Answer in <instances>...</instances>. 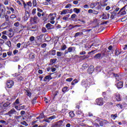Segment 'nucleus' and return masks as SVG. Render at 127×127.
<instances>
[{"instance_id": "1", "label": "nucleus", "mask_w": 127, "mask_h": 127, "mask_svg": "<svg viewBox=\"0 0 127 127\" xmlns=\"http://www.w3.org/2000/svg\"><path fill=\"white\" fill-rule=\"evenodd\" d=\"M96 102L98 106H103V105H104V100H103V98H97L96 100Z\"/></svg>"}, {"instance_id": "2", "label": "nucleus", "mask_w": 127, "mask_h": 127, "mask_svg": "<svg viewBox=\"0 0 127 127\" xmlns=\"http://www.w3.org/2000/svg\"><path fill=\"white\" fill-rule=\"evenodd\" d=\"M14 85V82L12 80H7V88H12V86Z\"/></svg>"}, {"instance_id": "3", "label": "nucleus", "mask_w": 127, "mask_h": 127, "mask_svg": "<svg viewBox=\"0 0 127 127\" xmlns=\"http://www.w3.org/2000/svg\"><path fill=\"white\" fill-rule=\"evenodd\" d=\"M15 113H16V111L14 109H12L8 113H6V115L9 116V117H11V115L15 114Z\"/></svg>"}, {"instance_id": "4", "label": "nucleus", "mask_w": 127, "mask_h": 127, "mask_svg": "<svg viewBox=\"0 0 127 127\" xmlns=\"http://www.w3.org/2000/svg\"><path fill=\"white\" fill-rule=\"evenodd\" d=\"M14 119H16V120H17L18 123H19V119H21V121L22 122L25 120V118L23 117V116H15Z\"/></svg>"}, {"instance_id": "5", "label": "nucleus", "mask_w": 127, "mask_h": 127, "mask_svg": "<svg viewBox=\"0 0 127 127\" xmlns=\"http://www.w3.org/2000/svg\"><path fill=\"white\" fill-rule=\"evenodd\" d=\"M95 70V67L93 65H90L87 70V72L89 74H92L94 70Z\"/></svg>"}, {"instance_id": "6", "label": "nucleus", "mask_w": 127, "mask_h": 127, "mask_svg": "<svg viewBox=\"0 0 127 127\" xmlns=\"http://www.w3.org/2000/svg\"><path fill=\"white\" fill-rule=\"evenodd\" d=\"M30 16V14H29V12L28 11H26L25 12V15L24 16V20H27L28 18H29Z\"/></svg>"}, {"instance_id": "7", "label": "nucleus", "mask_w": 127, "mask_h": 127, "mask_svg": "<svg viewBox=\"0 0 127 127\" xmlns=\"http://www.w3.org/2000/svg\"><path fill=\"white\" fill-rule=\"evenodd\" d=\"M102 19H109V18H110V14L109 13H106L105 14L104 13H103L102 14Z\"/></svg>"}, {"instance_id": "8", "label": "nucleus", "mask_w": 127, "mask_h": 127, "mask_svg": "<svg viewBox=\"0 0 127 127\" xmlns=\"http://www.w3.org/2000/svg\"><path fill=\"white\" fill-rule=\"evenodd\" d=\"M31 21H33L34 23H37V22L38 21V17H37V16L31 17Z\"/></svg>"}, {"instance_id": "9", "label": "nucleus", "mask_w": 127, "mask_h": 127, "mask_svg": "<svg viewBox=\"0 0 127 127\" xmlns=\"http://www.w3.org/2000/svg\"><path fill=\"white\" fill-rule=\"evenodd\" d=\"M56 14L55 13H51L48 16V18L50 20H54L55 18Z\"/></svg>"}, {"instance_id": "10", "label": "nucleus", "mask_w": 127, "mask_h": 127, "mask_svg": "<svg viewBox=\"0 0 127 127\" xmlns=\"http://www.w3.org/2000/svg\"><path fill=\"white\" fill-rule=\"evenodd\" d=\"M117 87L118 89H122V88L124 87V82L122 81H119L117 84Z\"/></svg>"}, {"instance_id": "11", "label": "nucleus", "mask_w": 127, "mask_h": 127, "mask_svg": "<svg viewBox=\"0 0 127 127\" xmlns=\"http://www.w3.org/2000/svg\"><path fill=\"white\" fill-rule=\"evenodd\" d=\"M100 2H92L90 4V8H94V7H96L98 4H99Z\"/></svg>"}, {"instance_id": "12", "label": "nucleus", "mask_w": 127, "mask_h": 127, "mask_svg": "<svg viewBox=\"0 0 127 127\" xmlns=\"http://www.w3.org/2000/svg\"><path fill=\"white\" fill-rule=\"evenodd\" d=\"M43 36H44V34H42L40 35V36H37V40L40 41V42H42V38H43Z\"/></svg>"}, {"instance_id": "13", "label": "nucleus", "mask_w": 127, "mask_h": 127, "mask_svg": "<svg viewBox=\"0 0 127 127\" xmlns=\"http://www.w3.org/2000/svg\"><path fill=\"white\" fill-rule=\"evenodd\" d=\"M115 99L118 102H120V101H121V95L120 94H116L115 95Z\"/></svg>"}, {"instance_id": "14", "label": "nucleus", "mask_w": 127, "mask_h": 127, "mask_svg": "<svg viewBox=\"0 0 127 127\" xmlns=\"http://www.w3.org/2000/svg\"><path fill=\"white\" fill-rule=\"evenodd\" d=\"M113 76L116 77V81H120L121 80V76L118 74L113 73Z\"/></svg>"}, {"instance_id": "15", "label": "nucleus", "mask_w": 127, "mask_h": 127, "mask_svg": "<svg viewBox=\"0 0 127 127\" xmlns=\"http://www.w3.org/2000/svg\"><path fill=\"white\" fill-rule=\"evenodd\" d=\"M49 53L50 55H51L52 56H55V55H56V50H51L49 52Z\"/></svg>"}, {"instance_id": "16", "label": "nucleus", "mask_w": 127, "mask_h": 127, "mask_svg": "<svg viewBox=\"0 0 127 127\" xmlns=\"http://www.w3.org/2000/svg\"><path fill=\"white\" fill-rule=\"evenodd\" d=\"M125 9H123L121 11L120 15H126L127 14V11H126V6H124Z\"/></svg>"}, {"instance_id": "17", "label": "nucleus", "mask_w": 127, "mask_h": 127, "mask_svg": "<svg viewBox=\"0 0 127 127\" xmlns=\"http://www.w3.org/2000/svg\"><path fill=\"white\" fill-rule=\"evenodd\" d=\"M81 10L80 8H74L73 9V11L74 12H75V13H80V11Z\"/></svg>"}, {"instance_id": "18", "label": "nucleus", "mask_w": 127, "mask_h": 127, "mask_svg": "<svg viewBox=\"0 0 127 127\" xmlns=\"http://www.w3.org/2000/svg\"><path fill=\"white\" fill-rule=\"evenodd\" d=\"M101 56H102V55L101 54V53H99V54H96L94 56V58H95V59H100V58H101Z\"/></svg>"}, {"instance_id": "19", "label": "nucleus", "mask_w": 127, "mask_h": 127, "mask_svg": "<svg viewBox=\"0 0 127 127\" xmlns=\"http://www.w3.org/2000/svg\"><path fill=\"white\" fill-rule=\"evenodd\" d=\"M75 47H70L68 48L67 50L69 53H71V52H72V51H73V50H75Z\"/></svg>"}, {"instance_id": "20", "label": "nucleus", "mask_w": 127, "mask_h": 127, "mask_svg": "<svg viewBox=\"0 0 127 127\" xmlns=\"http://www.w3.org/2000/svg\"><path fill=\"white\" fill-rule=\"evenodd\" d=\"M51 26H52V25L49 23L46 25V27L48 29V30H50V29H51Z\"/></svg>"}, {"instance_id": "21", "label": "nucleus", "mask_w": 127, "mask_h": 127, "mask_svg": "<svg viewBox=\"0 0 127 127\" xmlns=\"http://www.w3.org/2000/svg\"><path fill=\"white\" fill-rule=\"evenodd\" d=\"M76 114L77 115V116H78V117H80V116H81V117H83V112H82L80 111H78L76 112Z\"/></svg>"}, {"instance_id": "22", "label": "nucleus", "mask_w": 127, "mask_h": 127, "mask_svg": "<svg viewBox=\"0 0 127 127\" xmlns=\"http://www.w3.org/2000/svg\"><path fill=\"white\" fill-rule=\"evenodd\" d=\"M62 92L63 93H66V92H68V87L65 86L62 89Z\"/></svg>"}, {"instance_id": "23", "label": "nucleus", "mask_w": 127, "mask_h": 127, "mask_svg": "<svg viewBox=\"0 0 127 127\" xmlns=\"http://www.w3.org/2000/svg\"><path fill=\"white\" fill-rule=\"evenodd\" d=\"M78 79H75L71 82V85H72V86H75V84H77V83H78Z\"/></svg>"}, {"instance_id": "24", "label": "nucleus", "mask_w": 127, "mask_h": 127, "mask_svg": "<svg viewBox=\"0 0 127 127\" xmlns=\"http://www.w3.org/2000/svg\"><path fill=\"white\" fill-rule=\"evenodd\" d=\"M30 29L31 31H36V30H37V28L36 26H32Z\"/></svg>"}, {"instance_id": "25", "label": "nucleus", "mask_w": 127, "mask_h": 127, "mask_svg": "<svg viewBox=\"0 0 127 127\" xmlns=\"http://www.w3.org/2000/svg\"><path fill=\"white\" fill-rule=\"evenodd\" d=\"M26 94L28 97H31V92L29 90H26Z\"/></svg>"}, {"instance_id": "26", "label": "nucleus", "mask_w": 127, "mask_h": 127, "mask_svg": "<svg viewBox=\"0 0 127 127\" xmlns=\"http://www.w3.org/2000/svg\"><path fill=\"white\" fill-rule=\"evenodd\" d=\"M80 35H83V32H77L75 34L74 37H77Z\"/></svg>"}, {"instance_id": "27", "label": "nucleus", "mask_w": 127, "mask_h": 127, "mask_svg": "<svg viewBox=\"0 0 127 127\" xmlns=\"http://www.w3.org/2000/svg\"><path fill=\"white\" fill-rule=\"evenodd\" d=\"M66 48H67V46H66V45H63L61 46V50L64 51V50H65V49H66Z\"/></svg>"}, {"instance_id": "28", "label": "nucleus", "mask_w": 127, "mask_h": 127, "mask_svg": "<svg viewBox=\"0 0 127 127\" xmlns=\"http://www.w3.org/2000/svg\"><path fill=\"white\" fill-rule=\"evenodd\" d=\"M63 124V121L62 120H61L58 122V124L57 125L58 127H61Z\"/></svg>"}, {"instance_id": "29", "label": "nucleus", "mask_w": 127, "mask_h": 127, "mask_svg": "<svg viewBox=\"0 0 127 127\" xmlns=\"http://www.w3.org/2000/svg\"><path fill=\"white\" fill-rule=\"evenodd\" d=\"M20 124L23 125V126H25V127H28V124L25 121H23L22 122H20Z\"/></svg>"}, {"instance_id": "30", "label": "nucleus", "mask_w": 127, "mask_h": 127, "mask_svg": "<svg viewBox=\"0 0 127 127\" xmlns=\"http://www.w3.org/2000/svg\"><path fill=\"white\" fill-rule=\"evenodd\" d=\"M10 105V103L9 102H6L3 105V108H6L8 107Z\"/></svg>"}, {"instance_id": "31", "label": "nucleus", "mask_w": 127, "mask_h": 127, "mask_svg": "<svg viewBox=\"0 0 127 127\" xmlns=\"http://www.w3.org/2000/svg\"><path fill=\"white\" fill-rule=\"evenodd\" d=\"M29 40L31 42H33L35 40V37L34 36H32L30 37Z\"/></svg>"}, {"instance_id": "32", "label": "nucleus", "mask_w": 127, "mask_h": 127, "mask_svg": "<svg viewBox=\"0 0 127 127\" xmlns=\"http://www.w3.org/2000/svg\"><path fill=\"white\" fill-rule=\"evenodd\" d=\"M69 115L70 118H74V117L75 116V114L73 112H70L69 113Z\"/></svg>"}, {"instance_id": "33", "label": "nucleus", "mask_w": 127, "mask_h": 127, "mask_svg": "<svg viewBox=\"0 0 127 127\" xmlns=\"http://www.w3.org/2000/svg\"><path fill=\"white\" fill-rule=\"evenodd\" d=\"M89 65L87 64H84L82 65V68H83V69H87Z\"/></svg>"}, {"instance_id": "34", "label": "nucleus", "mask_w": 127, "mask_h": 127, "mask_svg": "<svg viewBox=\"0 0 127 127\" xmlns=\"http://www.w3.org/2000/svg\"><path fill=\"white\" fill-rule=\"evenodd\" d=\"M19 61V58L17 56H15L14 57V62H17Z\"/></svg>"}, {"instance_id": "35", "label": "nucleus", "mask_w": 127, "mask_h": 127, "mask_svg": "<svg viewBox=\"0 0 127 127\" xmlns=\"http://www.w3.org/2000/svg\"><path fill=\"white\" fill-rule=\"evenodd\" d=\"M68 9H64L63 10V11L61 12V14H66L67 13V11H68Z\"/></svg>"}, {"instance_id": "36", "label": "nucleus", "mask_w": 127, "mask_h": 127, "mask_svg": "<svg viewBox=\"0 0 127 127\" xmlns=\"http://www.w3.org/2000/svg\"><path fill=\"white\" fill-rule=\"evenodd\" d=\"M6 45L8 46V47H11V42L10 41H8L6 42Z\"/></svg>"}, {"instance_id": "37", "label": "nucleus", "mask_w": 127, "mask_h": 127, "mask_svg": "<svg viewBox=\"0 0 127 127\" xmlns=\"http://www.w3.org/2000/svg\"><path fill=\"white\" fill-rule=\"evenodd\" d=\"M51 77V75H48L45 76V78L44 79V82H46V80H49V78Z\"/></svg>"}, {"instance_id": "38", "label": "nucleus", "mask_w": 127, "mask_h": 127, "mask_svg": "<svg viewBox=\"0 0 127 127\" xmlns=\"http://www.w3.org/2000/svg\"><path fill=\"white\" fill-rule=\"evenodd\" d=\"M0 123L3 125H5V126L7 125V123L3 120H0Z\"/></svg>"}, {"instance_id": "39", "label": "nucleus", "mask_w": 127, "mask_h": 127, "mask_svg": "<svg viewBox=\"0 0 127 127\" xmlns=\"http://www.w3.org/2000/svg\"><path fill=\"white\" fill-rule=\"evenodd\" d=\"M62 54H63V53H62L61 52H58L57 53V56L58 57H60V56H62Z\"/></svg>"}, {"instance_id": "40", "label": "nucleus", "mask_w": 127, "mask_h": 127, "mask_svg": "<svg viewBox=\"0 0 127 127\" xmlns=\"http://www.w3.org/2000/svg\"><path fill=\"white\" fill-rule=\"evenodd\" d=\"M57 61V59H52L51 60V62L52 63V64H54V63H55Z\"/></svg>"}, {"instance_id": "41", "label": "nucleus", "mask_w": 127, "mask_h": 127, "mask_svg": "<svg viewBox=\"0 0 127 127\" xmlns=\"http://www.w3.org/2000/svg\"><path fill=\"white\" fill-rule=\"evenodd\" d=\"M119 10H120V8L119 7L116 8L115 10H114L113 12H112V13H114V14H117V11H119Z\"/></svg>"}, {"instance_id": "42", "label": "nucleus", "mask_w": 127, "mask_h": 127, "mask_svg": "<svg viewBox=\"0 0 127 127\" xmlns=\"http://www.w3.org/2000/svg\"><path fill=\"white\" fill-rule=\"evenodd\" d=\"M36 100H37V97H35L32 101V104H33V105H34V104L36 103Z\"/></svg>"}, {"instance_id": "43", "label": "nucleus", "mask_w": 127, "mask_h": 127, "mask_svg": "<svg viewBox=\"0 0 127 127\" xmlns=\"http://www.w3.org/2000/svg\"><path fill=\"white\" fill-rule=\"evenodd\" d=\"M72 26V28H75V27H80L81 25H69V27Z\"/></svg>"}, {"instance_id": "44", "label": "nucleus", "mask_w": 127, "mask_h": 127, "mask_svg": "<svg viewBox=\"0 0 127 127\" xmlns=\"http://www.w3.org/2000/svg\"><path fill=\"white\" fill-rule=\"evenodd\" d=\"M56 118V116L55 115H54L53 116L49 117L48 120H54V119H55Z\"/></svg>"}, {"instance_id": "45", "label": "nucleus", "mask_w": 127, "mask_h": 127, "mask_svg": "<svg viewBox=\"0 0 127 127\" xmlns=\"http://www.w3.org/2000/svg\"><path fill=\"white\" fill-rule=\"evenodd\" d=\"M108 50H110L111 51V52H113V51H114V49L113 48V46H110L108 47Z\"/></svg>"}, {"instance_id": "46", "label": "nucleus", "mask_w": 127, "mask_h": 127, "mask_svg": "<svg viewBox=\"0 0 127 127\" xmlns=\"http://www.w3.org/2000/svg\"><path fill=\"white\" fill-rule=\"evenodd\" d=\"M5 21H6L7 22H8V21H9V19H8V15H5Z\"/></svg>"}, {"instance_id": "47", "label": "nucleus", "mask_w": 127, "mask_h": 127, "mask_svg": "<svg viewBox=\"0 0 127 127\" xmlns=\"http://www.w3.org/2000/svg\"><path fill=\"white\" fill-rule=\"evenodd\" d=\"M27 5L31 7L32 6V3H31V1H29L27 2Z\"/></svg>"}, {"instance_id": "48", "label": "nucleus", "mask_w": 127, "mask_h": 127, "mask_svg": "<svg viewBox=\"0 0 127 127\" xmlns=\"http://www.w3.org/2000/svg\"><path fill=\"white\" fill-rule=\"evenodd\" d=\"M39 117L41 119H44V114H43V113H41Z\"/></svg>"}, {"instance_id": "49", "label": "nucleus", "mask_w": 127, "mask_h": 127, "mask_svg": "<svg viewBox=\"0 0 127 127\" xmlns=\"http://www.w3.org/2000/svg\"><path fill=\"white\" fill-rule=\"evenodd\" d=\"M46 31H47V30H46V28L43 27L42 28V32H43V33H45V32H46Z\"/></svg>"}, {"instance_id": "50", "label": "nucleus", "mask_w": 127, "mask_h": 127, "mask_svg": "<svg viewBox=\"0 0 127 127\" xmlns=\"http://www.w3.org/2000/svg\"><path fill=\"white\" fill-rule=\"evenodd\" d=\"M120 54H121V53L120 52V51H119L118 50L115 51V55L118 56V55H120Z\"/></svg>"}, {"instance_id": "51", "label": "nucleus", "mask_w": 127, "mask_h": 127, "mask_svg": "<svg viewBox=\"0 0 127 127\" xmlns=\"http://www.w3.org/2000/svg\"><path fill=\"white\" fill-rule=\"evenodd\" d=\"M36 13V9L35 8H34L32 10V14H33V15H34V14H35Z\"/></svg>"}, {"instance_id": "52", "label": "nucleus", "mask_w": 127, "mask_h": 127, "mask_svg": "<svg viewBox=\"0 0 127 127\" xmlns=\"http://www.w3.org/2000/svg\"><path fill=\"white\" fill-rule=\"evenodd\" d=\"M98 5L96 7V9H97V10H99V9H101V8H102V6H101V5H100V4H98Z\"/></svg>"}, {"instance_id": "53", "label": "nucleus", "mask_w": 127, "mask_h": 127, "mask_svg": "<svg viewBox=\"0 0 127 127\" xmlns=\"http://www.w3.org/2000/svg\"><path fill=\"white\" fill-rule=\"evenodd\" d=\"M5 8V7L4 6V5L0 3V9Z\"/></svg>"}, {"instance_id": "54", "label": "nucleus", "mask_w": 127, "mask_h": 127, "mask_svg": "<svg viewBox=\"0 0 127 127\" xmlns=\"http://www.w3.org/2000/svg\"><path fill=\"white\" fill-rule=\"evenodd\" d=\"M111 118H113L114 120H115V119H116V118H118V115H117V114H116V115H111Z\"/></svg>"}, {"instance_id": "55", "label": "nucleus", "mask_w": 127, "mask_h": 127, "mask_svg": "<svg viewBox=\"0 0 127 127\" xmlns=\"http://www.w3.org/2000/svg\"><path fill=\"white\" fill-rule=\"evenodd\" d=\"M66 81L67 82H71L72 81H73V78H67L66 79Z\"/></svg>"}, {"instance_id": "56", "label": "nucleus", "mask_w": 127, "mask_h": 127, "mask_svg": "<svg viewBox=\"0 0 127 127\" xmlns=\"http://www.w3.org/2000/svg\"><path fill=\"white\" fill-rule=\"evenodd\" d=\"M14 25L16 27H18V26H19V22H16L14 23Z\"/></svg>"}, {"instance_id": "57", "label": "nucleus", "mask_w": 127, "mask_h": 127, "mask_svg": "<svg viewBox=\"0 0 127 127\" xmlns=\"http://www.w3.org/2000/svg\"><path fill=\"white\" fill-rule=\"evenodd\" d=\"M72 5L70 3L67 4L65 6V8H69V7H71Z\"/></svg>"}, {"instance_id": "58", "label": "nucleus", "mask_w": 127, "mask_h": 127, "mask_svg": "<svg viewBox=\"0 0 127 127\" xmlns=\"http://www.w3.org/2000/svg\"><path fill=\"white\" fill-rule=\"evenodd\" d=\"M47 46V44L46 43H44L41 45V47H42V48H45V47H46Z\"/></svg>"}, {"instance_id": "59", "label": "nucleus", "mask_w": 127, "mask_h": 127, "mask_svg": "<svg viewBox=\"0 0 127 127\" xmlns=\"http://www.w3.org/2000/svg\"><path fill=\"white\" fill-rule=\"evenodd\" d=\"M100 66H97L95 69L96 70V71H98V72H100L101 71V70L100 69Z\"/></svg>"}, {"instance_id": "60", "label": "nucleus", "mask_w": 127, "mask_h": 127, "mask_svg": "<svg viewBox=\"0 0 127 127\" xmlns=\"http://www.w3.org/2000/svg\"><path fill=\"white\" fill-rule=\"evenodd\" d=\"M4 4L5 5H8V1L7 0H5L4 2Z\"/></svg>"}, {"instance_id": "61", "label": "nucleus", "mask_w": 127, "mask_h": 127, "mask_svg": "<svg viewBox=\"0 0 127 127\" xmlns=\"http://www.w3.org/2000/svg\"><path fill=\"white\" fill-rule=\"evenodd\" d=\"M36 4V0H33V5H34V6H35Z\"/></svg>"}, {"instance_id": "62", "label": "nucleus", "mask_w": 127, "mask_h": 127, "mask_svg": "<svg viewBox=\"0 0 127 127\" xmlns=\"http://www.w3.org/2000/svg\"><path fill=\"white\" fill-rule=\"evenodd\" d=\"M15 17H16V16H15V14L11 15V16H10V18L12 19L15 18Z\"/></svg>"}, {"instance_id": "63", "label": "nucleus", "mask_w": 127, "mask_h": 127, "mask_svg": "<svg viewBox=\"0 0 127 127\" xmlns=\"http://www.w3.org/2000/svg\"><path fill=\"white\" fill-rule=\"evenodd\" d=\"M94 10L93 9H89L88 11V13H93Z\"/></svg>"}, {"instance_id": "64", "label": "nucleus", "mask_w": 127, "mask_h": 127, "mask_svg": "<svg viewBox=\"0 0 127 127\" xmlns=\"http://www.w3.org/2000/svg\"><path fill=\"white\" fill-rule=\"evenodd\" d=\"M1 38L2 39H7V37L6 36H5V35H2L1 36Z\"/></svg>"}]
</instances>
